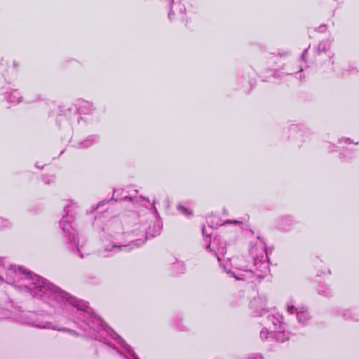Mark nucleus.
Instances as JSON below:
<instances>
[{"instance_id":"1","label":"nucleus","mask_w":359,"mask_h":359,"mask_svg":"<svg viewBox=\"0 0 359 359\" xmlns=\"http://www.w3.org/2000/svg\"><path fill=\"white\" fill-rule=\"evenodd\" d=\"M178 209L184 215L189 216L191 214V212L189 210H188L186 208L183 206H179Z\"/></svg>"}]
</instances>
